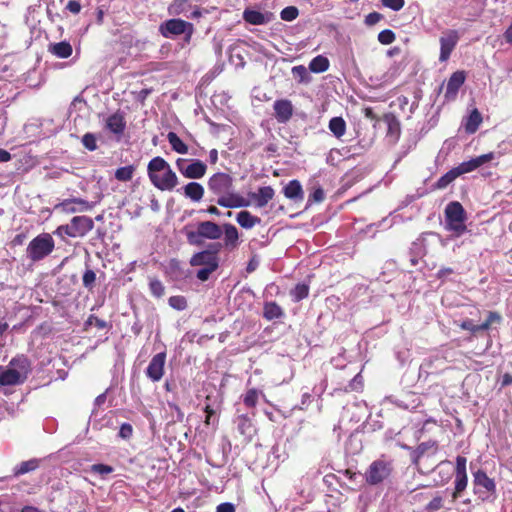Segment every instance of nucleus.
Returning <instances> with one entry per match:
<instances>
[{
	"label": "nucleus",
	"instance_id": "f257e3e1",
	"mask_svg": "<svg viewBox=\"0 0 512 512\" xmlns=\"http://www.w3.org/2000/svg\"><path fill=\"white\" fill-rule=\"evenodd\" d=\"M234 179L227 173L217 172L208 179V190L217 196V204L224 208H241L250 202L235 192Z\"/></svg>",
	"mask_w": 512,
	"mask_h": 512
},
{
	"label": "nucleus",
	"instance_id": "f03ea898",
	"mask_svg": "<svg viewBox=\"0 0 512 512\" xmlns=\"http://www.w3.org/2000/svg\"><path fill=\"white\" fill-rule=\"evenodd\" d=\"M151 183L161 191H171L178 184V177L168 162L160 156L152 158L147 166Z\"/></svg>",
	"mask_w": 512,
	"mask_h": 512
},
{
	"label": "nucleus",
	"instance_id": "7ed1b4c3",
	"mask_svg": "<svg viewBox=\"0 0 512 512\" xmlns=\"http://www.w3.org/2000/svg\"><path fill=\"white\" fill-rule=\"evenodd\" d=\"M465 221L463 206L457 201L450 202L445 208V229L459 237L466 231Z\"/></svg>",
	"mask_w": 512,
	"mask_h": 512
},
{
	"label": "nucleus",
	"instance_id": "20e7f679",
	"mask_svg": "<svg viewBox=\"0 0 512 512\" xmlns=\"http://www.w3.org/2000/svg\"><path fill=\"white\" fill-rule=\"evenodd\" d=\"M55 248V242L49 233H42L33 238L26 249L27 257L37 262L50 255Z\"/></svg>",
	"mask_w": 512,
	"mask_h": 512
},
{
	"label": "nucleus",
	"instance_id": "39448f33",
	"mask_svg": "<svg viewBox=\"0 0 512 512\" xmlns=\"http://www.w3.org/2000/svg\"><path fill=\"white\" fill-rule=\"evenodd\" d=\"M193 31L194 27L192 23L178 18L169 19L159 26V32L163 37L172 38L184 34L186 43L190 42Z\"/></svg>",
	"mask_w": 512,
	"mask_h": 512
},
{
	"label": "nucleus",
	"instance_id": "423d86ee",
	"mask_svg": "<svg viewBox=\"0 0 512 512\" xmlns=\"http://www.w3.org/2000/svg\"><path fill=\"white\" fill-rule=\"evenodd\" d=\"M474 492L482 501H487L496 493V483L485 471L478 470L473 473Z\"/></svg>",
	"mask_w": 512,
	"mask_h": 512
},
{
	"label": "nucleus",
	"instance_id": "0eeeda50",
	"mask_svg": "<svg viewBox=\"0 0 512 512\" xmlns=\"http://www.w3.org/2000/svg\"><path fill=\"white\" fill-rule=\"evenodd\" d=\"M392 466L389 461L378 459L373 461L365 473L366 482L370 485H377L389 477Z\"/></svg>",
	"mask_w": 512,
	"mask_h": 512
},
{
	"label": "nucleus",
	"instance_id": "6e6552de",
	"mask_svg": "<svg viewBox=\"0 0 512 512\" xmlns=\"http://www.w3.org/2000/svg\"><path fill=\"white\" fill-rule=\"evenodd\" d=\"M467 459L464 456L456 457L455 467V488L452 494L453 499H457L459 495L466 489L468 485V476L466 472Z\"/></svg>",
	"mask_w": 512,
	"mask_h": 512
},
{
	"label": "nucleus",
	"instance_id": "1a4fd4ad",
	"mask_svg": "<svg viewBox=\"0 0 512 512\" xmlns=\"http://www.w3.org/2000/svg\"><path fill=\"white\" fill-rule=\"evenodd\" d=\"M460 35L457 30H447L440 37V56L439 60L445 62L449 59L452 51L456 47Z\"/></svg>",
	"mask_w": 512,
	"mask_h": 512
},
{
	"label": "nucleus",
	"instance_id": "9d476101",
	"mask_svg": "<svg viewBox=\"0 0 512 512\" xmlns=\"http://www.w3.org/2000/svg\"><path fill=\"white\" fill-rule=\"evenodd\" d=\"M166 354L164 352L157 353L150 360L146 369V376L153 382H159L164 375V366Z\"/></svg>",
	"mask_w": 512,
	"mask_h": 512
},
{
	"label": "nucleus",
	"instance_id": "9b49d317",
	"mask_svg": "<svg viewBox=\"0 0 512 512\" xmlns=\"http://www.w3.org/2000/svg\"><path fill=\"white\" fill-rule=\"evenodd\" d=\"M7 367L24 383L31 371V363L24 355L11 359Z\"/></svg>",
	"mask_w": 512,
	"mask_h": 512
},
{
	"label": "nucleus",
	"instance_id": "f8f14e48",
	"mask_svg": "<svg viewBox=\"0 0 512 512\" xmlns=\"http://www.w3.org/2000/svg\"><path fill=\"white\" fill-rule=\"evenodd\" d=\"M495 159V153L489 152L487 154L480 155L478 157L472 158L468 161L462 162L456 168L457 173L460 175L472 172L484 164L490 162Z\"/></svg>",
	"mask_w": 512,
	"mask_h": 512
},
{
	"label": "nucleus",
	"instance_id": "ddd939ff",
	"mask_svg": "<svg viewBox=\"0 0 512 512\" xmlns=\"http://www.w3.org/2000/svg\"><path fill=\"white\" fill-rule=\"evenodd\" d=\"M56 208L61 209L65 213H77L90 211L93 208V204L81 198H71L58 204Z\"/></svg>",
	"mask_w": 512,
	"mask_h": 512
},
{
	"label": "nucleus",
	"instance_id": "4468645a",
	"mask_svg": "<svg viewBox=\"0 0 512 512\" xmlns=\"http://www.w3.org/2000/svg\"><path fill=\"white\" fill-rule=\"evenodd\" d=\"M465 81V74L463 71H456L454 72L446 85V91H445V99L450 101L455 99L460 87L463 85Z\"/></svg>",
	"mask_w": 512,
	"mask_h": 512
},
{
	"label": "nucleus",
	"instance_id": "2eb2a0df",
	"mask_svg": "<svg viewBox=\"0 0 512 512\" xmlns=\"http://www.w3.org/2000/svg\"><path fill=\"white\" fill-rule=\"evenodd\" d=\"M70 224L76 237H83L94 228V222L88 216H75Z\"/></svg>",
	"mask_w": 512,
	"mask_h": 512
},
{
	"label": "nucleus",
	"instance_id": "dca6fc26",
	"mask_svg": "<svg viewBox=\"0 0 512 512\" xmlns=\"http://www.w3.org/2000/svg\"><path fill=\"white\" fill-rule=\"evenodd\" d=\"M192 266L211 267L212 269L218 268V258L210 251H201L194 254L190 260Z\"/></svg>",
	"mask_w": 512,
	"mask_h": 512
},
{
	"label": "nucleus",
	"instance_id": "f3484780",
	"mask_svg": "<svg viewBox=\"0 0 512 512\" xmlns=\"http://www.w3.org/2000/svg\"><path fill=\"white\" fill-rule=\"evenodd\" d=\"M275 117L278 122L286 123L293 114V106L291 101L287 99L276 100L273 105Z\"/></svg>",
	"mask_w": 512,
	"mask_h": 512
},
{
	"label": "nucleus",
	"instance_id": "a211bd4d",
	"mask_svg": "<svg viewBox=\"0 0 512 512\" xmlns=\"http://www.w3.org/2000/svg\"><path fill=\"white\" fill-rule=\"evenodd\" d=\"M207 171V165L198 159L189 160L187 168L183 171V176L188 179H201Z\"/></svg>",
	"mask_w": 512,
	"mask_h": 512
},
{
	"label": "nucleus",
	"instance_id": "6ab92c4d",
	"mask_svg": "<svg viewBox=\"0 0 512 512\" xmlns=\"http://www.w3.org/2000/svg\"><path fill=\"white\" fill-rule=\"evenodd\" d=\"M105 127L115 135L123 134L126 128V121L122 112L117 111L106 119Z\"/></svg>",
	"mask_w": 512,
	"mask_h": 512
},
{
	"label": "nucleus",
	"instance_id": "aec40b11",
	"mask_svg": "<svg viewBox=\"0 0 512 512\" xmlns=\"http://www.w3.org/2000/svg\"><path fill=\"white\" fill-rule=\"evenodd\" d=\"M198 225L200 227V234H202L203 239L218 240L223 235L222 228L212 221H203Z\"/></svg>",
	"mask_w": 512,
	"mask_h": 512
},
{
	"label": "nucleus",
	"instance_id": "412c9836",
	"mask_svg": "<svg viewBox=\"0 0 512 512\" xmlns=\"http://www.w3.org/2000/svg\"><path fill=\"white\" fill-rule=\"evenodd\" d=\"M271 13H262L253 9H246L243 12V19L252 25H264L271 21Z\"/></svg>",
	"mask_w": 512,
	"mask_h": 512
},
{
	"label": "nucleus",
	"instance_id": "4be33fe9",
	"mask_svg": "<svg viewBox=\"0 0 512 512\" xmlns=\"http://www.w3.org/2000/svg\"><path fill=\"white\" fill-rule=\"evenodd\" d=\"M23 382L6 366H0V392H6L9 386L20 385Z\"/></svg>",
	"mask_w": 512,
	"mask_h": 512
},
{
	"label": "nucleus",
	"instance_id": "5701e85b",
	"mask_svg": "<svg viewBox=\"0 0 512 512\" xmlns=\"http://www.w3.org/2000/svg\"><path fill=\"white\" fill-rule=\"evenodd\" d=\"M250 197L255 201L258 208H262L273 199L274 189L271 186L260 187L257 192L251 193Z\"/></svg>",
	"mask_w": 512,
	"mask_h": 512
},
{
	"label": "nucleus",
	"instance_id": "b1692460",
	"mask_svg": "<svg viewBox=\"0 0 512 512\" xmlns=\"http://www.w3.org/2000/svg\"><path fill=\"white\" fill-rule=\"evenodd\" d=\"M223 234H224V245L228 249H234L238 245L239 233L237 228L230 224L225 223L223 225Z\"/></svg>",
	"mask_w": 512,
	"mask_h": 512
},
{
	"label": "nucleus",
	"instance_id": "393cba45",
	"mask_svg": "<svg viewBox=\"0 0 512 512\" xmlns=\"http://www.w3.org/2000/svg\"><path fill=\"white\" fill-rule=\"evenodd\" d=\"M185 197L193 202H199L204 196V187L198 182H189L183 187Z\"/></svg>",
	"mask_w": 512,
	"mask_h": 512
},
{
	"label": "nucleus",
	"instance_id": "a878e982",
	"mask_svg": "<svg viewBox=\"0 0 512 512\" xmlns=\"http://www.w3.org/2000/svg\"><path fill=\"white\" fill-rule=\"evenodd\" d=\"M237 223L244 229H251L255 225L260 224L261 219L252 215L249 211H240L236 216Z\"/></svg>",
	"mask_w": 512,
	"mask_h": 512
},
{
	"label": "nucleus",
	"instance_id": "bb28decb",
	"mask_svg": "<svg viewBox=\"0 0 512 512\" xmlns=\"http://www.w3.org/2000/svg\"><path fill=\"white\" fill-rule=\"evenodd\" d=\"M482 122V116L477 109H473L464 121V128L468 134H473L477 131Z\"/></svg>",
	"mask_w": 512,
	"mask_h": 512
},
{
	"label": "nucleus",
	"instance_id": "cd10ccee",
	"mask_svg": "<svg viewBox=\"0 0 512 512\" xmlns=\"http://www.w3.org/2000/svg\"><path fill=\"white\" fill-rule=\"evenodd\" d=\"M284 195L291 200H302L303 190L300 182L298 180H291L284 187Z\"/></svg>",
	"mask_w": 512,
	"mask_h": 512
},
{
	"label": "nucleus",
	"instance_id": "c85d7f7f",
	"mask_svg": "<svg viewBox=\"0 0 512 512\" xmlns=\"http://www.w3.org/2000/svg\"><path fill=\"white\" fill-rule=\"evenodd\" d=\"M49 51L58 58H68L72 54V46L67 41L51 44Z\"/></svg>",
	"mask_w": 512,
	"mask_h": 512
},
{
	"label": "nucleus",
	"instance_id": "c756f323",
	"mask_svg": "<svg viewBox=\"0 0 512 512\" xmlns=\"http://www.w3.org/2000/svg\"><path fill=\"white\" fill-rule=\"evenodd\" d=\"M284 315L282 308L276 302H266L264 305L263 316L271 321L279 319Z\"/></svg>",
	"mask_w": 512,
	"mask_h": 512
},
{
	"label": "nucleus",
	"instance_id": "7c9ffc66",
	"mask_svg": "<svg viewBox=\"0 0 512 512\" xmlns=\"http://www.w3.org/2000/svg\"><path fill=\"white\" fill-rule=\"evenodd\" d=\"M237 429L238 431L245 435V436H251L252 433L255 431L254 425L250 418H248L245 415H240L236 419Z\"/></svg>",
	"mask_w": 512,
	"mask_h": 512
},
{
	"label": "nucleus",
	"instance_id": "2f4dec72",
	"mask_svg": "<svg viewBox=\"0 0 512 512\" xmlns=\"http://www.w3.org/2000/svg\"><path fill=\"white\" fill-rule=\"evenodd\" d=\"M167 139L172 149L179 154H187L188 146L178 137L175 132H169Z\"/></svg>",
	"mask_w": 512,
	"mask_h": 512
},
{
	"label": "nucleus",
	"instance_id": "473e14b6",
	"mask_svg": "<svg viewBox=\"0 0 512 512\" xmlns=\"http://www.w3.org/2000/svg\"><path fill=\"white\" fill-rule=\"evenodd\" d=\"M329 129L335 137L340 138L346 132V123L341 117H333L329 121Z\"/></svg>",
	"mask_w": 512,
	"mask_h": 512
},
{
	"label": "nucleus",
	"instance_id": "72a5a7b5",
	"mask_svg": "<svg viewBox=\"0 0 512 512\" xmlns=\"http://www.w3.org/2000/svg\"><path fill=\"white\" fill-rule=\"evenodd\" d=\"M38 465H39V462L36 459H30L28 461H23L14 468L13 474L15 477H18L20 475L34 471L38 467Z\"/></svg>",
	"mask_w": 512,
	"mask_h": 512
},
{
	"label": "nucleus",
	"instance_id": "f704fd0d",
	"mask_svg": "<svg viewBox=\"0 0 512 512\" xmlns=\"http://www.w3.org/2000/svg\"><path fill=\"white\" fill-rule=\"evenodd\" d=\"M191 7L189 0H174L168 7L170 15H186L188 9Z\"/></svg>",
	"mask_w": 512,
	"mask_h": 512
},
{
	"label": "nucleus",
	"instance_id": "c9c22d12",
	"mask_svg": "<svg viewBox=\"0 0 512 512\" xmlns=\"http://www.w3.org/2000/svg\"><path fill=\"white\" fill-rule=\"evenodd\" d=\"M329 68V61L326 57L318 55L309 64V69L314 73L325 72Z\"/></svg>",
	"mask_w": 512,
	"mask_h": 512
},
{
	"label": "nucleus",
	"instance_id": "e433bc0d",
	"mask_svg": "<svg viewBox=\"0 0 512 512\" xmlns=\"http://www.w3.org/2000/svg\"><path fill=\"white\" fill-rule=\"evenodd\" d=\"M134 172H135V166H133V165L120 167L115 171V178L118 181L127 182L132 179Z\"/></svg>",
	"mask_w": 512,
	"mask_h": 512
},
{
	"label": "nucleus",
	"instance_id": "4c0bfd02",
	"mask_svg": "<svg viewBox=\"0 0 512 512\" xmlns=\"http://www.w3.org/2000/svg\"><path fill=\"white\" fill-rule=\"evenodd\" d=\"M458 176H459V174L457 173L456 168H453L437 180L436 187L438 189H444L450 183H452Z\"/></svg>",
	"mask_w": 512,
	"mask_h": 512
},
{
	"label": "nucleus",
	"instance_id": "58836bf2",
	"mask_svg": "<svg viewBox=\"0 0 512 512\" xmlns=\"http://www.w3.org/2000/svg\"><path fill=\"white\" fill-rule=\"evenodd\" d=\"M309 294V287L306 284L299 283L291 291V295L295 302L305 299Z\"/></svg>",
	"mask_w": 512,
	"mask_h": 512
},
{
	"label": "nucleus",
	"instance_id": "ea45409f",
	"mask_svg": "<svg viewBox=\"0 0 512 512\" xmlns=\"http://www.w3.org/2000/svg\"><path fill=\"white\" fill-rule=\"evenodd\" d=\"M260 395H262V393L257 389H250L244 395L243 402L247 407L253 408L256 406Z\"/></svg>",
	"mask_w": 512,
	"mask_h": 512
},
{
	"label": "nucleus",
	"instance_id": "a19ab883",
	"mask_svg": "<svg viewBox=\"0 0 512 512\" xmlns=\"http://www.w3.org/2000/svg\"><path fill=\"white\" fill-rule=\"evenodd\" d=\"M168 303L170 307L178 311H182L187 308V301L184 296H171L168 300Z\"/></svg>",
	"mask_w": 512,
	"mask_h": 512
},
{
	"label": "nucleus",
	"instance_id": "79ce46f5",
	"mask_svg": "<svg viewBox=\"0 0 512 512\" xmlns=\"http://www.w3.org/2000/svg\"><path fill=\"white\" fill-rule=\"evenodd\" d=\"M150 292L153 296L160 298L164 295L165 288L158 279H151L149 283Z\"/></svg>",
	"mask_w": 512,
	"mask_h": 512
},
{
	"label": "nucleus",
	"instance_id": "37998d69",
	"mask_svg": "<svg viewBox=\"0 0 512 512\" xmlns=\"http://www.w3.org/2000/svg\"><path fill=\"white\" fill-rule=\"evenodd\" d=\"M298 14L299 11L295 6H287L282 9L280 17L284 21H293L297 18Z\"/></svg>",
	"mask_w": 512,
	"mask_h": 512
},
{
	"label": "nucleus",
	"instance_id": "c03bdc74",
	"mask_svg": "<svg viewBox=\"0 0 512 512\" xmlns=\"http://www.w3.org/2000/svg\"><path fill=\"white\" fill-rule=\"evenodd\" d=\"M95 281H96L95 272L91 269H86L83 274V277H82L83 286L89 290H92L94 287Z\"/></svg>",
	"mask_w": 512,
	"mask_h": 512
},
{
	"label": "nucleus",
	"instance_id": "a18cd8bd",
	"mask_svg": "<svg viewBox=\"0 0 512 512\" xmlns=\"http://www.w3.org/2000/svg\"><path fill=\"white\" fill-rule=\"evenodd\" d=\"M395 40V34L392 30L385 29L378 34V41L383 45H389Z\"/></svg>",
	"mask_w": 512,
	"mask_h": 512
},
{
	"label": "nucleus",
	"instance_id": "49530a36",
	"mask_svg": "<svg viewBox=\"0 0 512 512\" xmlns=\"http://www.w3.org/2000/svg\"><path fill=\"white\" fill-rule=\"evenodd\" d=\"M90 470H91V472H93L95 474L105 476L107 474L112 473L114 471V468L110 465L98 463V464H93L90 467Z\"/></svg>",
	"mask_w": 512,
	"mask_h": 512
},
{
	"label": "nucleus",
	"instance_id": "de8ad7c7",
	"mask_svg": "<svg viewBox=\"0 0 512 512\" xmlns=\"http://www.w3.org/2000/svg\"><path fill=\"white\" fill-rule=\"evenodd\" d=\"M54 235L56 236H59L61 238H64L65 236H69V237H72V238H76V236L74 235V232H73V229H72V226L71 224H66V225H61L59 226L54 232H53Z\"/></svg>",
	"mask_w": 512,
	"mask_h": 512
},
{
	"label": "nucleus",
	"instance_id": "09e8293b",
	"mask_svg": "<svg viewBox=\"0 0 512 512\" xmlns=\"http://www.w3.org/2000/svg\"><path fill=\"white\" fill-rule=\"evenodd\" d=\"M82 144L84 145L85 148H87L90 151H94L97 148L96 138L91 133H86L82 137Z\"/></svg>",
	"mask_w": 512,
	"mask_h": 512
},
{
	"label": "nucleus",
	"instance_id": "8fccbe9b",
	"mask_svg": "<svg viewBox=\"0 0 512 512\" xmlns=\"http://www.w3.org/2000/svg\"><path fill=\"white\" fill-rule=\"evenodd\" d=\"M203 236L200 234V227H197V231L187 232V240L192 245H199L202 243Z\"/></svg>",
	"mask_w": 512,
	"mask_h": 512
},
{
	"label": "nucleus",
	"instance_id": "3c124183",
	"mask_svg": "<svg viewBox=\"0 0 512 512\" xmlns=\"http://www.w3.org/2000/svg\"><path fill=\"white\" fill-rule=\"evenodd\" d=\"M383 6L392 9L393 11H399L403 8L404 0H381Z\"/></svg>",
	"mask_w": 512,
	"mask_h": 512
},
{
	"label": "nucleus",
	"instance_id": "603ef678",
	"mask_svg": "<svg viewBox=\"0 0 512 512\" xmlns=\"http://www.w3.org/2000/svg\"><path fill=\"white\" fill-rule=\"evenodd\" d=\"M501 316L497 312H489L488 318L485 322L479 325V328L483 330L489 329L490 325L494 322H500Z\"/></svg>",
	"mask_w": 512,
	"mask_h": 512
},
{
	"label": "nucleus",
	"instance_id": "864d4df0",
	"mask_svg": "<svg viewBox=\"0 0 512 512\" xmlns=\"http://www.w3.org/2000/svg\"><path fill=\"white\" fill-rule=\"evenodd\" d=\"M325 194L322 188L315 189L308 198V204H311L312 202L320 203L324 200Z\"/></svg>",
	"mask_w": 512,
	"mask_h": 512
},
{
	"label": "nucleus",
	"instance_id": "5fc2aeb1",
	"mask_svg": "<svg viewBox=\"0 0 512 512\" xmlns=\"http://www.w3.org/2000/svg\"><path fill=\"white\" fill-rule=\"evenodd\" d=\"M133 434V428L130 424L128 423H123L120 427V430H119V437H121L122 439H129Z\"/></svg>",
	"mask_w": 512,
	"mask_h": 512
},
{
	"label": "nucleus",
	"instance_id": "6e6d98bb",
	"mask_svg": "<svg viewBox=\"0 0 512 512\" xmlns=\"http://www.w3.org/2000/svg\"><path fill=\"white\" fill-rule=\"evenodd\" d=\"M216 269H212L211 267H203L198 270L197 272V278L200 281H206L209 279L212 272H214Z\"/></svg>",
	"mask_w": 512,
	"mask_h": 512
},
{
	"label": "nucleus",
	"instance_id": "4d7b16f0",
	"mask_svg": "<svg viewBox=\"0 0 512 512\" xmlns=\"http://www.w3.org/2000/svg\"><path fill=\"white\" fill-rule=\"evenodd\" d=\"M431 448H436L435 442H432V441L423 442L420 445H418L416 452H417L418 456H421Z\"/></svg>",
	"mask_w": 512,
	"mask_h": 512
},
{
	"label": "nucleus",
	"instance_id": "13d9d810",
	"mask_svg": "<svg viewBox=\"0 0 512 512\" xmlns=\"http://www.w3.org/2000/svg\"><path fill=\"white\" fill-rule=\"evenodd\" d=\"M87 324L89 325H92V324H95V326L98 328V329H104L107 327V322L102 320V319H99L98 317L94 316V315H91L88 320H87Z\"/></svg>",
	"mask_w": 512,
	"mask_h": 512
},
{
	"label": "nucleus",
	"instance_id": "bf43d9fd",
	"mask_svg": "<svg viewBox=\"0 0 512 512\" xmlns=\"http://www.w3.org/2000/svg\"><path fill=\"white\" fill-rule=\"evenodd\" d=\"M460 327L464 330H468L471 332L482 331L483 329L479 328V325H475L472 320H465L461 323Z\"/></svg>",
	"mask_w": 512,
	"mask_h": 512
},
{
	"label": "nucleus",
	"instance_id": "052dcab7",
	"mask_svg": "<svg viewBox=\"0 0 512 512\" xmlns=\"http://www.w3.org/2000/svg\"><path fill=\"white\" fill-rule=\"evenodd\" d=\"M442 507V498L435 497L427 504V510L437 511Z\"/></svg>",
	"mask_w": 512,
	"mask_h": 512
},
{
	"label": "nucleus",
	"instance_id": "680f3d73",
	"mask_svg": "<svg viewBox=\"0 0 512 512\" xmlns=\"http://www.w3.org/2000/svg\"><path fill=\"white\" fill-rule=\"evenodd\" d=\"M66 8L73 14H78L81 10V5L76 0H71L68 2Z\"/></svg>",
	"mask_w": 512,
	"mask_h": 512
},
{
	"label": "nucleus",
	"instance_id": "e2e57ef3",
	"mask_svg": "<svg viewBox=\"0 0 512 512\" xmlns=\"http://www.w3.org/2000/svg\"><path fill=\"white\" fill-rule=\"evenodd\" d=\"M217 512H235V507L229 502L221 503L217 506Z\"/></svg>",
	"mask_w": 512,
	"mask_h": 512
},
{
	"label": "nucleus",
	"instance_id": "0e129e2a",
	"mask_svg": "<svg viewBox=\"0 0 512 512\" xmlns=\"http://www.w3.org/2000/svg\"><path fill=\"white\" fill-rule=\"evenodd\" d=\"M381 19V15L377 12H373L367 15L366 23L368 25H374Z\"/></svg>",
	"mask_w": 512,
	"mask_h": 512
},
{
	"label": "nucleus",
	"instance_id": "69168bd1",
	"mask_svg": "<svg viewBox=\"0 0 512 512\" xmlns=\"http://www.w3.org/2000/svg\"><path fill=\"white\" fill-rule=\"evenodd\" d=\"M292 73L294 76H299L300 78H304L307 74V70L304 66L299 65L292 68Z\"/></svg>",
	"mask_w": 512,
	"mask_h": 512
},
{
	"label": "nucleus",
	"instance_id": "338daca9",
	"mask_svg": "<svg viewBox=\"0 0 512 512\" xmlns=\"http://www.w3.org/2000/svg\"><path fill=\"white\" fill-rule=\"evenodd\" d=\"M188 164H189V160H187V159L179 158L176 160V167L178 168V170L180 171V173L182 175H183V171L185 170V168H187Z\"/></svg>",
	"mask_w": 512,
	"mask_h": 512
},
{
	"label": "nucleus",
	"instance_id": "774afa93",
	"mask_svg": "<svg viewBox=\"0 0 512 512\" xmlns=\"http://www.w3.org/2000/svg\"><path fill=\"white\" fill-rule=\"evenodd\" d=\"M504 38L507 43L512 44V22L504 33Z\"/></svg>",
	"mask_w": 512,
	"mask_h": 512
}]
</instances>
